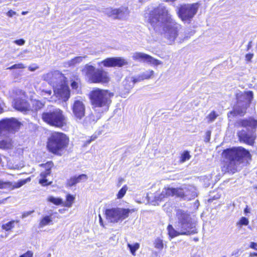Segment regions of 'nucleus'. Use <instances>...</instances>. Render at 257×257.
<instances>
[{
	"label": "nucleus",
	"mask_w": 257,
	"mask_h": 257,
	"mask_svg": "<svg viewBox=\"0 0 257 257\" xmlns=\"http://www.w3.org/2000/svg\"><path fill=\"white\" fill-rule=\"evenodd\" d=\"M148 21L154 31L163 35L169 44L176 41L181 43L189 37L182 32L181 26L173 20L164 6L160 5L151 11Z\"/></svg>",
	"instance_id": "f257e3e1"
},
{
	"label": "nucleus",
	"mask_w": 257,
	"mask_h": 257,
	"mask_svg": "<svg viewBox=\"0 0 257 257\" xmlns=\"http://www.w3.org/2000/svg\"><path fill=\"white\" fill-rule=\"evenodd\" d=\"M178 221L174 224L167 227L168 234L171 238L179 235H190L197 233L196 223L192 221L189 214L184 211L178 210L176 213Z\"/></svg>",
	"instance_id": "f03ea898"
},
{
	"label": "nucleus",
	"mask_w": 257,
	"mask_h": 257,
	"mask_svg": "<svg viewBox=\"0 0 257 257\" xmlns=\"http://www.w3.org/2000/svg\"><path fill=\"white\" fill-rule=\"evenodd\" d=\"M249 152L241 147H234L224 150L222 157L226 159V170L232 173L237 171L243 158L249 156Z\"/></svg>",
	"instance_id": "7ed1b4c3"
},
{
	"label": "nucleus",
	"mask_w": 257,
	"mask_h": 257,
	"mask_svg": "<svg viewBox=\"0 0 257 257\" xmlns=\"http://www.w3.org/2000/svg\"><path fill=\"white\" fill-rule=\"evenodd\" d=\"M112 95L107 90L97 88L91 92L90 99L93 107L100 108L97 110L102 113L108 110Z\"/></svg>",
	"instance_id": "20e7f679"
},
{
	"label": "nucleus",
	"mask_w": 257,
	"mask_h": 257,
	"mask_svg": "<svg viewBox=\"0 0 257 257\" xmlns=\"http://www.w3.org/2000/svg\"><path fill=\"white\" fill-rule=\"evenodd\" d=\"M237 102L232 111L228 113V117H230L237 115H243L246 112L253 98V92L248 91H240L236 95Z\"/></svg>",
	"instance_id": "39448f33"
},
{
	"label": "nucleus",
	"mask_w": 257,
	"mask_h": 257,
	"mask_svg": "<svg viewBox=\"0 0 257 257\" xmlns=\"http://www.w3.org/2000/svg\"><path fill=\"white\" fill-rule=\"evenodd\" d=\"M69 138L63 133L55 132L48 139L47 147L51 153L59 155L68 145Z\"/></svg>",
	"instance_id": "423d86ee"
},
{
	"label": "nucleus",
	"mask_w": 257,
	"mask_h": 257,
	"mask_svg": "<svg viewBox=\"0 0 257 257\" xmlns=\"http://www.w3.org/2000/svg\"><path fill=\"white\" fill-rule=\"evenodd\" d=\"M42 118L48 124L57 127H62L66 124V117L63 111L52 106L48 111L42 113Z\"/></svg>",
	"instance_id": "0eeeda50"
},
{
	"label": "nucleus",
	"mask_w": 257,
	"mask_h": 257,
	"mask_svg": "<svg viewBox=\"0 0 257 257\" xmlns=\"http://www.w3.org/2000/svg\"><path fill=\"white\" fill-rule=\"evenodd\" d=\"M85 73L89 80L92 83H105L109 81L108 73L102 69H95L92 65L85 66Z\"/></svg>",
	"instance_id": "6e6552de"
},
{
	"label": "nucleus",
	"mask_w": 257,
	"mask_h": 257,
	"mask_svg": "<svg viewBox=\"0 0 257 257\" xmlns=\"http://www.w3.org/2000/svg\"><path fill=\"white\" fill-rule=\"evenodd\" d=\"M134 209H130L123 208H114L106 209L105 215L107 220L112 223H117L128 217L130 213L135 212Z\"/></svg>",
	"instance_id": "1a4fd4ad"
},
{
	"label": "nucleus",
	"mask_w": 257,
	"mask_h": 257,
	"mask_svg": "<svg viewBox=\"0 0 257 257\" xmlns=\"http://www.w3.org/2000/svg\"><path fill=\"white\" fill-rule=\"evenodd\" d=\"M21 123L14 118H6L0 121V136H7L17 131Z\"/></svg>",
	"instance_id": "9d476101"
},
{
	"label": "nucleus",
	"mask_w": 257,
	"mask_h": 257,
	"mask_svg": "<svg viewBox=\"0 0 257 257\" xmlns=\"http://www.w3.org/2000/svg\"><path fill=\"white\" fill-rule=\"evenodd\" d=\"M198 9L197 4L182 5L178 12L179 17L183 21H190L196 14Z\"/></svg>",
	"instance_id": "9b49d317"
},
{
	"label": "nucleus",
	"mask_w": 257,
	"mask_h": 257,
	"mask_svg": "<svg viewBox=\"0 0 257 257\" xmlns=\"http://www.w3.org/2000/svg\"><path fill=\"white\" fill-rule=\"evenodd\" d=\"M43 79L51 84L53 88L57 84L65 81L66 78L58 71L50 72L43 76Z\"/></svg>",
	"instance_id": "f8f14e48"
},
{
	"label": "nucleus",
	"mask_w": 257,
	"mask_h": 257,
	"mask_svg": "<svg viewBox=\"0 0 257 257\" xmlns=\"http://www.w3.org/2000/svg\"><path fill=\"white\" fill-rule=\"evenodd\" d=\"M53 88L54 93L57 97L64 101L68 100L70 95V90L68 86L66 84L65 81L60 84H57Z\"/></svg>",
	"instance_id": "ddd939ff"
},
{
	"label": "nucleus",
	"mask_w": 257,
	"mask_h": 257,
	"mask_svg": "<svg viewBox=\"0 0 257 257\" xmlns=\"http://www.w3.org/2000/svg\"><path fill=\"white\" fill-rule=\"evenodd\" d=\"M176 196L187 199L194 198L197 196L196 188L191 185H186L181 188H176Z\"/></svg>",
	"instance_id": "4468645a"
},
{
	"label": "nucleus",
	"mask_w": 257,
	"mask_h": 257,
	"mask_svg": "<svg viewBox=\"0 0 257 257\" xmlns=\"http://www.w3.org/2000/svg\"><path fill=\"white\" fill-rule=\"evenodd\" d=\"M71 109L74 118L77 120H81L85 116V105L80 100L76 99L74 101Z\"/></svg>",
	"instance_id": "2eb2a0df"
},
{
	"label": "nucleus",
	"mask_w": 257,
	"mask_h": 257,
	"mask_svg": "<svg viewBox=\"0 0 257 257\" xmlns=\"http://www.w3.org/2000/svg\"><path fill=\"white\" fill-rule=\"evenodd\" d=\"M127 61L121 57H112L107 58L100 62L98 63L99 66L103 65L104 67H120L127 65Z\"/></svg>",
	"instance_id": "dca6fc26"
},
{
	"label": "nucleus",
	"mask_w": 257,
	"mask_h": 257,
	"mask_svg": "<svg viewBox=\"0 0 257 257\" xmlns=\"http://www.w3.org/2000/svg\"><path fill=\"white\" fill-rule=\"evenodd\" d=\"M176 188L165 187L160 192L156 193L154 196L156 202L161 201L164 198L170 196H176Z\"/></svg>",
	"instance_id": "f3484780"
},
{
	"label": "nucleus",
	"mask_w": 257,
	"mask_h": 257,
	"mask_svg": "<svg viewBox=\"0 0 257 257\" xmlns=\"http://www.w3.org/2000/svg\"><path fill=\"white\" fill-rule=\"evenodd\" d=\"M237 135L240 141L250 145L253 144L255 138L254 132L252 131L247 133L242 130L238 132Z\"/></svg>",
	"instance_id": "a211bd4d"
},
{
	"label": "nucleus",
	"mask_w": 257,
	"mask_h": 257,
	"mask_svg": "<svg viewBox=\"0 0 257 257\" xmlns=\"http://www.w3.org/2000/svg\"><path fill=\"white\" fill-rule=\"evenodd\" d=\"M126 11L127 9L124 8L115 9L109 8L105 10L104 13L108 16L112 17L114 19H121Z\"/></svg>",
	"instance_id": "6ab92c4d"
},
{
	"label": "nucleus",
	"mask_w": 257,
	"mask_h": 257,
	"mask_svg": "<svg viewBox=\"0 0 257 257\" xmlns=\"http://www.w3.org/2000/svg\"><path fill=\"white\" fill-rule=\"evenodd\" d=\"M52 166V162H48L45 165L46 170L40 174V178L39 179V183L43 186H47L51 184V182L49 181L47 178L50 175L51 168Z\"/></svg>",
	"instance_id": "aec40b11"
},
{
	"label": "nucleus",
	"mask_w": 257,
	"mask_h": 257,
	"mask_svg": "<svg viewBox=\"0 0 257 257\" xmlns=\"http://www.w3.org/2000/svg\"><path fill=\"white\" fill-rule=\"evenodd\" d=\"M30 181V178H29L20 180L18 182L15 183L14 184L10 182L0 181V189L11 188V189H14L15 188H19Z\"/></svg>",
	"instance_id": "412c9836"
},
{
	"label": "nucleus",
	"mask_w": 257,
	"mask_h": 257,
	"mask_svg": "<svg viewBox=\"0 0 257 257\" xmlns=\"http://www.w3.org/2000/svg\"><path fill=\"white\" fill-rule=\"evenodd\" d=\"M237 125L248 129H255L257 127V120L251 118L248 119H240L237 122Z\"/></svg>",
	"instance_id": "4be33fe9"
},
{
	"label": "nucleus",
	"mask_w": 257,
	"mask_h": 257,
	"mask_svg": "<svg viewBox=\"0 0 257 257\" xmlns=\"http://www.w3.org/2000/svg\"><path fill=\"white\" fill-rule=\"evenodd\" d=\"M14 105L16 109L21 111L26 112L30 109L29 103L24 99H17Z\"/></svg>",
	"instance_id": "5701e85b"
},
{
	"label": "nucleus",
	"mask_w": 257,
	"mask_h": 257,
	"mask_svg": "<svg viewBox=\"0 0 257 257\" xmlns=\"http://www.w3.org/2000/svg\"><path fill=\"white\" fill-rule=\"evenodd\" d=\"M87 179V176L85 174L80 175L78 177H73L68 180L67 185L69 186H72L79 182L86 181Z\"/></svg>",
	"instance_id": "b1692460"
},
{
	"label": "nucleus",
	"mask_w": 257,
	"mask_h": 257,
	"mask_svg": "<svg viewBox=\"0 0 257 257\" xmlns=\"http://www.w3.org/2000/svg\"><path fill=\"white\" fill-rule=\"evenodd\" d=\"M6 138L0 140V148L3 149H10L13 147L12 139L8 135L5 136Z\"/></svg>",
	"instance_id": "393cba45"
},
{
	"label": "nucleus",
	"mask_w": 257,
	"mask_h": 257,
	"mask_svg": "<svg viewBox=\"0 0 257 257\" xmlns=\"http://www.w3.org/2000/svg\"><path fill=\"white\" fill-rule=\"evenodd\" d=\"M100 117V114H96L91 113L86 116L84 121V124L87 125L88 124L94 123Z\"/></svg>",
	"instance_id": "a878e982"
},
{
	"label": "nucleus",
	"mask_w": 257,
	"mask_h": 257,
	"mask_svg": "<svg viewBox=\"0 0 257 257\" xmlns=\"http://www.w3.org/2000/svg\"><path fill=\"white\" fill-rule=\"evenodd\" d=\"M86 57L84 56H77L65 62V65L68 67H74L80 64Z\"/></svg>",
	"instance_id": "bb28decb"
},
{
	"label": "nucleus",
	"mask_w": 257,
	"mask_h": 257,
	"mask_svg": "<svg viewBox=\"0 0 257 257\" xmlns=\"http://www.w3.org/2000/svg\"><path fill=\"white\" fill-rule=\"evenodd\" d=\"M53 221L51 215H46L44 216L40 220L39 223V227L43 228V227L49 225Z\"/></svg>",
	"instance_id": "cd10ccee"
},
{
	"label": "nucleus",
	"mask_w": 257,
	"mask_h": 257,
	"mask_svg": "<svg viewBox=\"0 0 257 257\" xmlns=\"http://www.w3.org/2000/svg\"><path fill=\"white\" fill-rule=\"evenodd\" d=\"M148 54L141 52H136L133 54L132 56L135 60H138L140 62H145Z\"/></svg>",
	"instance_id": "c85d7f7f"
},
{
	"label": "nucleus",
	"mask_w": 257,
	"mask_h": 257,
	"mask_svg": "<svg viewBox=\"0 0 257 257\" xmlns=\"http://www.w3.org/2000/svg\"><path fill=\"white\" fill-rule=\"evenodd\" d=\"M145 62L154 66H158L159 65L162 64V62L161 61L156 59L149 55H147Z\"/></svg>",
	"instance_id": "c756f323"
},
{
	"label": "nucleus",
	"mask_w": 257,
	"mask_h": 257,
	"mask_svg": "<svg viewBox=\"0 0 257 257\" xmlns=\"http://www.w3.org/2000/svg\"><path fill=\"white\" fill-rule=\"evenodd\" d=\"M18 220H12L5 224H3L2 226V228L6 231H9L13 229L16 223H18Z\"/></svg>",
	"instance_id": "7c9ffc66"
},
{
	"label": "nucleus",
	"mask_w": 257,
	"mask_h": 257,
	"mask_svg": "<svg viewBox=\"0 0 257 257\" xmlns=\"http://www.w3.org/2000/svg\"><path fill=\"white\" fill-rule=\"evenodd\" d=\"M75 197L71 194H68L66 196V201L64 203L63 206L67 207H71L74 203Z\"/></svg>",
	"instance_id": "2f4dec72"
},
{
	"label": "nucleus",
	"mask_w": 257,
	"mask_h": 257,
	"mask_svg": "<svg viewBox=\"0 0 257 257\" xmlns=\"http://www.w3.org/2000/svg\"><path fill=\"white\" fill-rule=\"evenodd\" d=\"M142 80H144L141 77V75H138L136 77H128L125 79L126 81H128L132 83V84L130 85L131 87H133L136 83L140 82Z\"/></svg>",
	"instance_id": "473e14b6"
},
{
	"label": "nucleus",
	"mask_w": 257,
	"mask_h": 257,
	"mask_svg": "<svg viewBox=\"0 0 257 257\" xmlns=\"http://www.w3.org/2000/svg\"><path fill=\"white\" fill-rule=\"evenodd\" d=\"M32 104L33 109L36 110L41 109L44 105L43 102L36 99L32 100Z\"/></svg>",
	"instance_id": "72a5a7b5"
},
{
	"label": "nucleus",
	"mask_w": 257,
	"mask_h": 257,
	"mask_svg": "<svg viewBox=\"0 0 257 257\" xmlns=\"http://www.w3.org/2000/svg\"><path fill=\"white\" fill-rule=\"evenodd\" d=\"M47 200L56 205L61 204L63 205V201L60 198H56L53 196H49L48 197Z\"/></svg>",
	"instance_id": "f704fd0d"
},
{
	"label": "nucleus",
	"mask_w": 257,
	"mask_h": 257,
	"mask_svg": "<svg viewBox=\"0 0 257 257\" xmlns=\"http://www.w3.org/2000/svg\"><path fill=\"white\" fill-rule=\"evenodd\" d=\"M154 244L156 248L160 250H162L164 247L163 241L160 238H157L155 239Z\"/></svg>",
	"instance_id": "c9c22d12"
},
{
	"label": "nucleus",
	"mask_w": 257,
	"mask_h": 257,
	"mask_svg": "<svg viewBox=\"0 0 257 257\" xmlns=\"http://www.w3.org/2000/svg\"><path fill=\"white\" fill-rule=\"evenodd\" d=\"M127 247L129 248L132 254L135 255L136 250L140 247V244L138 243H136L134 245L128 243Z\"/></svg>",
	"instance_id": "e433bc0d"
},
{
	"label": "nucleus",
	"mask_w": 257,
	"mask_h": 257,
	"mask_svg": "<svg viewBox=\"0 0 257 257\" xmlns=\"http://www.w3.org/2000/svg\"><path fill=\"white\" fill-rule=\"evenodd\" d=\"M154 72L153 70H149L143 72L140 75L142 78L143 79V80H145L150 79L154 75Z\"/></svg>",
	"instance_id": "4c0bfd02"
},
{
	"label": "nucleus",
	"mask_w": 257,
	"mask_h": 257,
	"mask_svg": "<svg viewBox=\"0 0 257 257\" xmlns=\"http://www.w3.org/2000/svg\"><path fill=\"white\" fill-rule=\"evenodd\" d=\"M128 189V187L126 185L123 186L120 190L118 191V193L117 194V199H121L122 198L125 194L127 190Z\"/></svg>",
	"instance_id": "58836bf2"
},
{
	"label": "nucleus",
	"mask_w": 257,
	"mask_h": 257,
	"mask_svg": "<svg viewBox=\"0 0 257 257\" xmlns=\"http://www.w3.org/2000/svg\"><path fill=\"white\" fill-rule=\"evenodd\" d=\"M218 114L214 111L211 112L206 117L208 122L213 121L218 116Z\"/></svg>",
	"instance_id": "ea45409f"
},
{
	"label": "nucleus",
	"mask_w": 257,
	"mask_h": 257,
	"mask_svg": "<svg viewBox=\"0 0 257 257\" xmlns=\"http://www.w3.org/2000/svg\"><path fill=\"white\" fill-rule=\"evenodd\" d=\"M249 223L248 219L244 217H242L239 221L237 222L236 225L239 227H241L242 225H247Z\"/></svg>",
	"instance_id": "a19ab883"
},
{
	"label": "nucleus",
	"mask_w": 257,
	"mask_h": 257,
	"mask_svg": "<svg viewBox=\"0 0 257 257\" xmlns=\"http://www.w3.org/2000/svg\"><path fill=\"white\" fill-rule=\"evenodd\" d=\"M190 157L191 156L189 154V153L188 151H185L181 155L180 162L184 163L187 160H189Z\"/></svg>",
	"instance_id": "79ce46f5"
},
{
	"label": "nucleus",
	"mask_w": 257,
	"mask_h": 257,
	"mask_svg": "<svg viewBox=\"0 0 257 257\" xmlns=\"http://www.w3.org/2000/svg\"><path fill=\"white\" fill-rule=\"evenodd\" d=\"M25 67L24 66L23 64L19 63L13 65V66L9 67L8 69L12 70L14 69H23Z\"/></svg>",
	"instance_id": "37998d69"
},
{
	"label": "nucleus",
	"mask_w": 257,
	"mask_h": 257,
	"mask_svg": "<svg viewBox=\"0 0 257 257\" xmlns=\"http://www.w3.org/2000/svg\"><path fill=\"white\" fill-rule=\"evenodd\" d=\"M14 43L19 46H23L25 44V40L23 39H21L14 41Z\"/></svg>",
	"instance_id": "c03bdc74"
},
{
	"label": "nucleus",
	"mask_w": 257,
	"mask_h": 257,
	"mask_svg": "<svg viewBox=\"0 0 257 257\" xmlns=\"http://www.w3.org/2000/svg\"><path fill=\"white\" fill-rule=\"evenodd\" d=\"M33 253L31 251H28L26 253L21 255L20 257H33Z\"/></svg>",
	"instance_id": "a18cd8bd"
},
{
	"label": "nucleus",
	"mask_w": 257,
	"mask_h": 257,
	"mask_svg": "<svg viewBox=\"0 0 257 257\" xmlns=\"http://www.w3.org/2000/svg\"><path fill=\"white\" fill-rule=\"evenodd\" d=\"M34 212V210L24 212L22 215V218H24L30 215Z\"/></svg>",
	"instance_id": "49530a36"
},
{
	"label": "nucleus",
	"mask_w": 257,
	"mask_h": 257,
	"mask_svg": "<svg viewBox=\"0 0 257 257\" xmlns=\"http://www.w3.org/2000/svg\"><path fill=\"white\" fill-rule=\"evenodd\" d=\"M52 93L51 90H42V95L45 96L46 95H50Z\"/></svg>",
	"instance_id": "de8ad7c7"
},
{
	"label": "nucleus",
	"mask_w": 257,
	"mask_h": 257,
	"mask_svg": "<svg viewBox=\"0 0 257 257\" xmlns=\"http://www.w3.org/2000/svg\"><path fill=\"white\" fill-rule=\"evenodd\" d=\"M71 86L73 89H77L78 87V83L75 81H73L71 84Z\"/></svg>",
	"instance_id": "09e8293b"
},
{
	"label": "nucleus",
	"mask_w": 257,
	"mask_h": 257,
	"mask_svg": "<svg viewBox=\"0 0 257 257\" xmlns=\"http://www.w3.org/2000/svg\"><path fill=\"white\" fill-rule=\"evenodd\" d=\"M253 56V54H247L245 55L246 60L247 61H250L251 60V59L252 58Z\"/></svg>",
	"instance_id": "8fccbe9b"
},
{
	"label": "nucleus",
	"mask_w": 257,
	"mask_h": 257,
	"mask_svg": "<svg viewBox=\"0 0 257 257\" xmlns=\"http://www.w3.org/2000/svg\"><path fill=\"white\" fill-rule=\"evenodd\" d=\"M249 247L251 248L257 250V243L254 242H251Z\"/></svg>",
	"instance_id": "3c124183"
},
{
	"label": "nucleus",
	"mask_w": 257,
	"mask_h": 257,
	"mask_svg": "<svg viewBox=\"0 0 257 257\" xmlns=\"http://www.w3.org/2000/svg\"><path fill=\"white\" fill-rule=\"evenodd\" d=\"M210 135H211L210 132L208 131L206 132V139H207V142H208L210 140Z\"/></svg>",
	"instance_id": "603ef678"
},
{
	"label": "nucleus",
	"mask_w": 257,
	"mask_h": 257,
	"mask_svg": "<svg viewBox=\"0 0 257 257\" xmlns=\"http://www.w3.org/2000/svg\"><path fill=\"white\" fill-rule=\"evenodd\" d=\"M239 251L238 250H235L232 253L231 256H235L234 257L237 256L238 255Z\"/></svg>",
	"instance_id": "864d4df0"
},
{
	"label": "nucleus",
	"mask_w": 257,
	"mask_h": 257,
	"mask_svg": "<svg viewBox=\"0 0 257 257\" xmlns=\"http://www.w3.org/2000/svg\"><path fill=\"white\" fill-rule=\"evenodd\" d=\"M37 68H38V67H33L32 66H29L28 68L29 70L31 71H34L36 70Z\"/></svg>",
	"instance_id": "5fc2aeb1"
},
{
	"label": "nucleus",
	"mask_w": 257,
	"mask_h": 257,
	"mask_svg": "<svg viewBox=\"0 0 257 257\" xmlns=\"http://www.w3.org/2000/svg\"><path fill=\"white\" fill-rule=\"evenodd\" d=\"M99 223H100V225L102 226H104L103 221H102V219L100 215H99Z\"/></svg>",
	"instance_id": "6e6d98bb"
},
{
	"label": "nucleus",
	"mask_w": 257,
	"mask_h": 257,
	"mask_svg": "<svg viewBox=\"0 0 257 257\" xmlns=\"http://www.w3.org/2000/svg\"><path fill=\"white\" fill-rule=\"evenodd\" d=\"M251 43H252L251 41H250L248 43V44L247 45V50H248L251 47V46H252Z\"/></svg>",
	"instance_id": "4d7b16f0"
},
{
	"label": "nucleus",
	"mask_w": 257,
	"mask_h": 257,
	"mask_svg": "<svg viewBox=\"0 0 257 257\" xmlns=\"http://www.w3.org/2000/svg\"><path fill=\"white\" fill-rule=\"evenodd\" d=\"M12 11H9L8 12V15L10 16H12V15H9L10 13H11Z\"/></svg>",
	"instance_id": "13d9d810"
},
{
	"label": "nucleus",
	"mask_w": 257,
	"mask_h": 257,
	"mask_svg": "<svg viewBox=\"0 0 257 257\" xmlns=\"http://www.w3.org/2000/svg\"><path fill=\"white\" fill-rule=\"evenodd\" d=\"M95 138H96V137H94V138L92 140V141L94 140V139H95ZM91 140H90V141H89L88 142H89V143H90V142H91Z\"/></svg>",
	"instance_id": "bf43d9fd"
},
{
	"label": "nucleus",
	"mask_w": 257,
	"mask_h": 257,
	"mask_svg": "<svg viewBox=\"0 0 257 257\" xmlns=\"http://www.w3.org/2000/svg\"><path fill=\"white\" fill-rule=\"evenodd\" d=\"M244 211H245V212H247V208H246V209L244 210Z\"/></svg>",
	"instance_id": "052dcab7"
},
{
	"label": "nucleus",
	"mask_w": 257,
	"mask_h": 257,
	"mask_svg": "<svg viewBox=\"0 0 257 257\" xmlns=\"http://www.w3.org/2000/svg\"><path fill=\"white\" fill-rule=\"evenodd\" d=\"M148 200L149 201L151 197L150 196H148Z\"/></svg>",
	"instance_id": "680f3d73"
},
{
	"label": "nucleus",
	"mask_w": 257,
	"mask_h": 257,
	"mask_svg": "<svg viewBox=\"0 0 257 257\" xmlns=\"http://www.w3.org/2000/svg\"><path fill=\"white\" fill-rule=\"evenodd\" d=\"M254 188L255 189H257V186H255Z\"/></svg>",
	"instance_id": "e2e57ef3"
},
{
	"label": "nucleus",
	"mask_w": 257,
	"mask_h": 257,
	"mask_svg": "<svg viewBox=\"0 0 257 257\" xmlns=\"http://www.w3.org/2000/svg\"><path fill=\"white\" fill-rule=\"evenodd\" d=\"M254 255H257V253H254Z\"/></svg>",
	"instance_id": "0e129e2a"
}]
</instances>
